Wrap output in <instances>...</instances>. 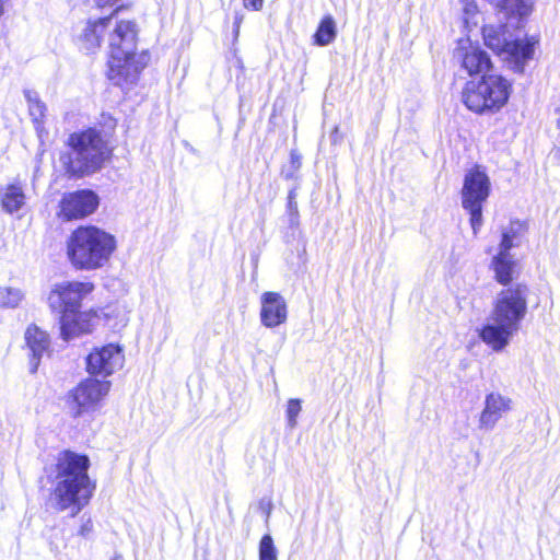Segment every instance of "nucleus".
<instances>
[{"label":"nucleus","instance_id":"nucleus-1","mask_svg":"<svg viewBox=\"0 0 560 560\" xmlns=\"http://www.w3.org/2000/svg\"><path fill=\"white\" fill-rule=\"evenodd\" d=\"M120 9L107 16L108 35V79L116 85L133 84L147 67L150 56L147 51L137 52L138 26L133 20L119 19Z\"/></svg>","mask_w":560,"mask_h":560},{"label":"nucleus","instance_id":"nucleus-2","mask_svg":"<svg viewBox=\"0 0 560 560\" xmlns=\"http://www.w3.org/2000/svg\"><path fill=\"white\" fill-rule=\"evenodd\" d=\"M90 459L71 451H63L56 458L51 501L56 510H69L75 516L89 503L95 485L88 475Z\"/></svg>","mask_w":560,"mask_h":560},{"label":"nucleus","instance_id":"nucleus-3","mask_svg":"<svg viewBox=\"0 0 560 560\" xmlns=\"http://www.w3.org/2000/svg\"><path fill=\"white\" fill-rule=\"evenodd\" d=\"M527 312V287L516 284L495 298L488 323L480 329V339L493 351H502L520 329Z\"/></svg>","mask_w":560,"mask_h":560},{"label":"nucleus","instance_id":"nucleus-4","mask_svg":"<svg viewBox=\"0 0 560 560\" xmlns=\"http://www.w3.org/2000/svg\"><path fill=\"white\" fill-rule=\"evenodd\" d=\"M116 247L113 234L96 226H81L67 242V256L74 269L91 271L107 265Z\"/></svg>","mask_w":560,"mask_h":560},{"label":"nucleus","instance_id":"nucleus-5","mask_svg":"<svg viewBox=\"0 0 560 560\" xmlns=\"http://www.w3.org/2000/svg\"><path fill=\"white\" fill-rule=\"evenodd\" d=\"M512 82L500 74H483L468 81L462 92L465 106L476 114H494L503 108L512 93Z\"/></svg>","mask_w":560,"mask_h":560},{"label":"nucleus","instance_id":"nucleus-6","mask_svg":"<svg viewBox=\"0 0 560 560\" xmlns=\"http://www.w3.org/2000/svg\"><path fill=\"white\" fill-rule=\"evenodd\" d=\"M68 144L72 152L61 158L68 174L83 176L96 172L107 156V147L95 129L74 132Z\"/></svg>","mask_w":560,"mask_h":560},{"label":"nucleus","instance_id":"nucleus-7","mask_svg":"<svg viewBox=\"0 0 560 560\" xmlns=\"http://www.w3.org/2000/svg\"><path fill=\"white\" fill-rule=\"evenodd\" d=\"M485 44L499 55L516 72H523L534 56V38L514 37L506 25H487L482 27Z\"/></svg>","mask_w":560,"mask_h":560},{"label":"nucleus","instance_id":"nucleus-8","mask_svg":"<svg viewBox=\"0 0 560 560\" xmlns=\"http://www.w3.org/2000/svg\"><path fill=\"white\" fill-rule=\"evenodd\" d=\"M491 183L485 168L474 166L464 177L462 206L470 214V225L476 235L482 225V203L490 195Z\"/></svg>","mask_w":560,"mask_h":560},{"label":"nucleus","instance_id":"nucleus-9","mask_svg":"<svg viewBox=\"0 0 560 560\" xmlns=\"http://www.w3.org/2000/svg\"><path fill=\"white\" fill-rule=\"evenodd\" d=\"M91 282L61 281L51 285L47 304L51 312L61 315L81 310L82 301L93 291Z\"/></svg>","mask_w":560,"mask_h":560},{"label":"nucleus","instance_id":"nucleus-10","mask_svg":"<svg viewBox=\"0 0 560 560\" xmlns=\"http://www.w3.org/2000/svg\"><path fill=\"white\" fill-rule=\"evenodd\" d=\"M110 390V382L88 377L81 381L68 394V406L74 417L93 412Z\"/></svg>","mask_w":560,"mask_h":560},{"label":"nucleus","instance_id":"nucleus-11","mask_svg":"<svg viewBox=\"0 0 560 560\" xmlns=\"http://www.w3.org/2000/svg\"><path fill=\"white\" fill-rule=\"evenodd\" d=\"M125 363L124 349L109 343L95 348L86 358V370L91 375L107 377L119 371Z\"/></svg>","mask_w":560,"mask_h":560},{"label":"nucleus","instance_id":"nucleus-12","mask_svg":"<svg viewBox=\"0 0 560 560\" xmlns=\"http://www.w3.org/2000/svg\"><path fill=\"white\" fill-rule=\"evenodd\" d=\"M454 59L460 65L469 75L486 74L492 62L489 55L481 49L478 43L472 42L469 37L460 38L454 49Z\"/></svg>","mask_w":560,"mask_h":560},{"label":"nucleus","instance_id":"nucleus-13","mask_svg":"<svg viewBox=\"0 0 560 560\" xmlns=\"http://www.w3.org/2000/svg\"><path fill=\"white\" fill-rule=\"evenodd\" d=\"M97 195L88 189L63 195L60 201V215L65 220L82 219L92 214L98 206Z\"/></svg>","mask_w":560,"mask_h":560},{"label":"nucleus","instance_id":"nucleus-14","mask_svg":"<svg viewBox=\"0 0 560 560\" xmlns=\"http://www.w3.org/2000/svg\"><path fill=\"white\" fill-rule=\"evenodd\" d=\"M97 324V313L93 310L69 312L59 317L60 336L69 341L93 331Z\"/></svg>","mask_w":560,"mask_h":560},{"label":"nucleus","instance_id":"nucleus-15","mask_svg":"<svg viewBox=\"0 0 560 560\" xmlns=\"http://www.w3.org/2000/svg\"><path fill=\"white\" fill-rule=\"evenodd\" d=\"M288 319V304L278 292H264L260 296V323L267 328H275Z\"/></svg>","mask_w":560,"mask_h":560},{"label":"nucleus","instance_id":"nucleus-16","mask_svg":"<svg viewBox=\"0 0 560 560\" xmlns=\"http://www.w3.org/2000/svg\"><path fill=\"white\" fill-rule=\"evenodd\" d=\"M512 407L513 401L510 397L497 392L488 394L479 417V428L487 431L492 430L512 410Z\"/></svg>","mask_w":560,"mask_h":560},{"label":"nucleus","instance_id":"nucleus-17","mask_svg":"<svg viewBox=\"0 0 560 560\" xmlns=\"http://www.w3.org/2000/svg\"><path fill=\"white\" fill-rule=\"evenodd\" d=\"M105 34H107V16L89 20L78 35L81 49L91 54L97 51L101 48Z\"/></svg>","mask_w":560,"mask_h":560},{"label":"nucleus","instance_id":"nucleus-18","mask_svg":"<svg viewBox=\"0 0 560 560\" xmlns=\"http://www.w3.org/2000/svg\"><path fill=\"white\" fill-rule=\"evenodd\" d=\"M24 338L32 354V372H35L40 359L50 351V338L45 330L36 325H30L26 328Z\"/></svg>","mask_w":560,"mask_h":560},{"label":"nucleus","instance_id":"nucleus-19","mask_svg":"<svg viewBox=\"0 0 560 560\" xmlns=\"http://www.w3.org/2000/svg\"><path fill=\"white\" fill-rule=\"evenodd\" d=\"M491 269L495 280L500 284L506 285L517 273V262L510 253L499 252L491 260Z\"/></svg>","mask_w":560,"mask_h":560},{"label":"nucleus","instance_id":"nucleus-20","mask_svg":"<svg viewBox=\"0 0 560 560\" xmlns=\"http://www.w3.org/2000/svg\"><path fill=\"white\" fill-rule=\"evenodd\" d=\"M28 105V113L35 126V130L40 137L44 131V122L46 117L47 107L39 98L38 94L34 91L26 90L24 92Z\"/></svg>","mask_w":560,"mask_h":560},{"label":"nucleus","instance_id":"nucleus-21","mask_svg":"<svg viewBox=\"0 0 560 560\" xmlns=\"http://www.w3.org/2000/svg\"><path fill=\"white\" fill-rule=\"evenodd\" d=\"M25 203V195L21 186L9 185L1 194V205L5 212L19 211Z\"/></svg>","mask_w":560,"mask_h":560},{"label":"nucleus","instance_id":"nucleus-22","mask_svg":"<svg viewBox=\"0 0 560 560\" xmlns=\"http://www.w3.org/2000/svg\"><path fill=\"white\" fill-rule=\"evenodd\" d=\"M337 30H336V23L332 16L327 15L325 16L314 34V43L318 46H327L330 43H332L336 38Z\"/></svg>","mask_w":560,"mask_h":560},{"label":"nucleus","instance_id":"nucleus-23","mask_svg":"<svg viewBox=\"0 0 560 560\" xmlns=\"http://www.w3.org/2000/svg\"><path fill=\"white\" fill-rule=\"evenodd\" d=\"M522 231L523 225L520 222H511L502 232L499 252L510 253L513 247L517 246Z\"/></svg>","mask_w":560,"mask_h":560},{"label":"nucleus","instance_id":"nucleus-24","mask_svg":"<svg viewBox=\"0 0 560 560\" xmlns=\"http://www.w3.org/2000/svg\"><path fill=\"white\" fill-rule=\"evenodd\" d=\"M24 299V293L19 288L0 285V306L14 308Z\"/></svg>","mask_w":560,"mask_h":560},{"label":"nucleus","instance_id":"nucleus-25","mask_svg":"<svg viewBox=\"0 0 560 560\" xmlns=\"http://www.w3.org/2000/svg\"><path fill=\"white\" fill-rule=\"evenodd\" d=\"M534 0H500L503 10L516 14L520 18L529 14Z\"/></svg>","mask_w":560,"mask_h":560},{"label":"nucleus","instance_id":"nucleus-26","mask_svg":"<svg viewBox=\"0 0 560 560\" xmlns=\"http://www.w3.org/2000/svg\"><path fill=\"white\" fill-rule=\"evenodd\" d=\"M259 560H277V549L270 535H265L260 539Z\"/></svg>","mask_w":560,"mask_h":560},{"label":"nucleus","instance_id":"nucleus-27","mask_svg":"<svg viewBox=\"0 0 560 560\" xmlns=\"http://www.w3.org/2000/svg\"><path fill=\"white\" fill-rule=\"evenodd\" d=\"M301 412V400L290 399L287 405V421L291 429H294L298 424V417Z\"/></svg>","mask_w":560,"mask_h":560},{"label":"nucleus","instance_id":"nucleus-28","mask_svg":"<svg viewBox=\"0 0 560 560\" xmlns=\"http://www.w3.org/2000/svg\"><path fill=\"white\" fill-rule=\"evenodd\" d=\"M478 7L475 1H466L464 7V21L467 26L477 25Z\"/></svg>","mask_w":560,"mask_h":560},{"label":"nucleus","instance_id":"nucleus-29","mask_svg":"<svg viewBox=\"0 0 560 560\" xmlns=\"http://www.w3.org/2000/svg\"><path fill=\"white\" fill-rule=\"evenodd\" d=\"M246 9L258 11L262 8L264 0H243Z\"/></svg>","mask_w":560,"mask_h":560},{"label":"nucleus","instance_id":"nucleus-30","mask_svg":"<svg viewBox=\"0 0 560 560\" xmlns=\"http://www.w3.org/2000/svg\"><path fill=\"white\" fill-rule=\"evenodd\" d=\"M291 163L295 168H299L301 165V155L296 151L291 152Z\"/></svg>","mask_w":560,"mask_h":560},{"label":"nucleus","instance_id":"nucleus-31","mask_svg":"<svg viewBox=\"0 0 560 560\" xmlns=\"http://www.w3.org/2000/svg\"><path fill=\"white\" fill-rule=\"evenodd\" d=\"M92 522L88 520L80 528V535L85 536L92 530Z\"/></svg>","mask_w":560,"mask_h":560},{"label":"nucleus","instance_id":"nucleus-32","mask_svg":"<svg viewBox=\"0 0 560 560\" xmlns=\"http://www.w3.org/2000/svg\"><path fill=\"white\" fill-rule=\"evenodd\" d=\"M118 0H96V3L98 7L103 8V7H107V5H113L117 2Z\"/></svg>","mask_w":560,"mask_h":560},{"label":"nucleus","instance_id":"nucleus-33","mask_svg":"<svg viewBox=\"0 0 560 560\" xmlns=\"http://www.w3.org/2000/svg\"><path fill=\"white\" fill-rule=\"evenodd\" d=\"M121 559V556L120 555H116L115 557H113L110 560H120Z\"/></svg>","mask_w":560,"mask_h":560}]
</instances>
